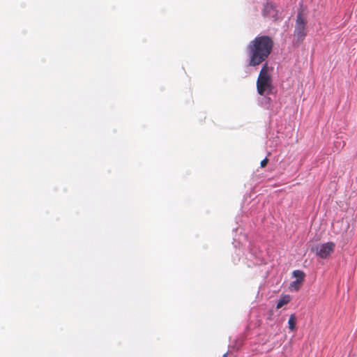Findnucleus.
<instances>
[{
  "mask_svg": "<svg viewBox=\"0 0 357 357\" xmlns=\"http://www.w3.org/2000/svg\"><path fill=\"white\" fill-rule=\"evenodd\" d=\"M273 45L274 42L268 36H259L250 41L246 47L248 66L256 67L265 62L271 54Z\"/></svg>",
  "mask_w": 357,
  "mask_h": 357,
  "instance_id": "obj_1",
  "label": "nucleus"
},
{
  "mask_svg": "<svg viewBox=\"0 0 357 357\" xmlns=\"http://www.w3.org/2000/svg\"><path fill=\"white\" fill-rule=\"evenodd\" d=\"M268 159L267 158H264V160H262L261 161V164H260V165H261V167H266V165H267V163H268Z\"/></svg>",
  "mask_w": 357,
  "mask_h": 357,
  "instance_id": "obj_10",
  "label": "nucleus"
},
{
  "mask_svg": "<svg viewBox=\"0 0 357 357\" xmlns=\"http://www.w3.org/2000/svg\"><path fill=\"white\" fill-rule=\"evenodd\" d=\"M335 244L333 242H327L316 246L314 251L321 259L328 257L335 250Z\"/></svg>",
  "mask_w": 357,
  "mask_h": 357,
  "instance_id": "obj_4",
  "label": "nucleus"
},
{
  "mask_svg": "<svg viewBox=\"0 0 357 357\" xmlns=\"http://www.w3.org/2000/svg\"><path fill=\"white\" fill-rule=\"evenodd\" d=\"M288 324H289V328L291 331H293L295 330L296 324V317L295 314H292L290 315L289 321H288Z\"/></svg>",
  "mask_w": 357,
  "mask_h": 357,
  "instance_id": "obj_7",
  "label": "nucleus"
},
{
  "mask_svg": "<svg viewBox=\"0 0 357 357\" xmlns=\"http://www.w3.org/2000/svg\"><path fill=\"white\" fill-rule=\"evenodd\" d=\"M291 301V297L289 295H284L280 298L277 303V309L281 308L283 305L288 304Z\"/></svg>",
  "mask_w": 357,
  "mask_h": 357,
  "instance_id": "obj_6",
  "label": "nucleus"
},
{
  "mask_svg": "<svg viewBox=\"0 0 357 357\" xmlns=\"http://www.w3.org/2000/svg\"><path fill=\"white\" fill-rule=\"evenodd\" d=\"M302 283H303V282H300V281H298V280H296L295 281H293V282L291 283V284H290V287H291V289H294V290H296V291H298V290L300 289V287H301V286Z\"/></svg>",
  "mask_w": 357,
  "mask_h": 357,
  "instance_id": "obj_9",
  "label": "nucleus"
},
{
  "mask_svg": "<svg viewBox=\"0 0 357 357\" xmlns=\"http://www.w3.org/2000/svg\"><path fill=\"white\" fill-rule=\"evenodd\" d=\"M223 357H227V354H225L223 355Z\"/></svg>",
  "mask_w": 357,
  "mask_h": 357,
  "instance_id": "obj_11",
  "label": "nucleus"
},
{
  "mask_svg": "<svg viewBox=\"0 0 357 357\" xmlns=\"http://www.w3.org/2000/svg\"><path fill=\"white\" fill-rule=\"evenodd\" d=\"M307 21L301 12H299L296 16L295 30L294 33L295 43L298 45L303 41L305 38V25Z\"/></svg>",
  "mask_w": 357,
  "mask_h": 357,
  "instance_id": "obj_3",
  "label": "nucleus"
},
{
  "mask_svg": "<svg viewBox=\"0 0 357 357\" xmlns=\"http://www.w3.org/2000/svg\"><path fill=\"white\" fill-rule=\"evenodd\" d=\"M262 15L267 19L275 22L278 20V10L272 2H267L261 11Z\"/></svg>",
  "mask_w": 357,
  "mask_h": 357,
  "instance_id": "obj_5",
  "label": "nucleus"
},
{
  "mask_svg": "<svg viewBox=\"0 0 357 357\" xmlns=\"http://www.w3.org/2000/svg\"><path fill=\"white\" fill-rule=\"evenodd\" d=\"M293 275L296 278V280H298L301 282H303L305 278V273L303 271L300 270L294 271Z\"/></svg>",
  "mask_w": 357,
  "mask_h": 357,
  "instance_id": "obj_8",
  "label": "nucleus"
},
{
  "mask_svg": "<svg viewBox=\"0 0 357 357\" xmlns=\"http://www.w3.org/2000/svg\"><path fill=\"white\" fill-rule=\"evenodd\" d=\"M272 68L267 62L263 64L257 80V90L260 96L272 93L273 86L271 77Z\"/></svg>",
  "mask_w": 357,
  "mask_h": 357,
  "instance_id": "obj_2",
  "label": "nucleus"
}]
</instances>
